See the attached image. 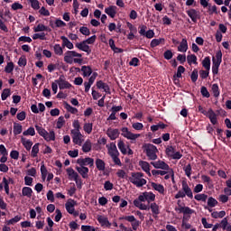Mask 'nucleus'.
I'll use <instances>...</instances> for the list:
<instances>
[{"label":"nucleus","instance_id":"f257e3e1","mask_svg":"<svg viewBox=\"0 0 231 231\" xmlns=\"http://www.w3.org/2000/svg\"><path fill=\"white\" fill-rule=\"evenodd\" d=\"M145 201L148 204L156 201V195L151 191H144L139 195L138 199L134 200V205L140 210H149V206L143 204Z\"/></svg>","mask_w":231,"mask_h":231},{"label":"nucleus","instance_id":"f03ea898","mask_svg":"<svg viewBox=\"0 0 231 231\" xmlns=\"http://www.w3.org/2000/svg\"><path fill=\"white\" fill-rule=\"evenodd\" d=\"M129 181L138 189L143 187V185H147V180L143 178V173L140 171L132 172Z\"/></svg>","mask_w":231,"mask_h":231},{"label":"nucleus","instance_id":"7ed1b4c3","mask_svg":"<svg viewBox=\"0 0 231 231\" xmlns=\"http://www.w3.org/2000/svg\"><path fill=\"white\" fill-rule=\"evenodd\" d=\"M64 61L67 64H82V54L75 51H68L65 52Z\"/></svg>","mask_w":231,"mask_h":231},{"label":"nucleus","instance_id":"20e7f679","mask_svg":"<svg viewBox=\"0 0 231 231\" xmlns=\"http://www.w3.org/2000/svg\"><path fill=\"white\" fill-rule=\"evenodd\" d=\"M106 149L108 151L109 156L112 158L115 165H118V167H122V161H120V152H118V149L116 148V144L115 143H111L109 144H106Z\"/></svg>","mask_w":231,"mask_h":231},{"label":"nucleus","instance_id":"39448f33","mask_svg":"<svg viewBox=\"0 0 231 231\" xmlns=\"http://www.w3.org/2000/svg\"><path fill=\"white\" fill-rule=\"evenodd\" d=\"M35 129L38 134H40V136H42V138H43L45 142H55V131L50 130L48 132L46 131V129L39 125H35Z\"/></svg>","mask_w":231,"mask_h":231},{"label":"nucleus","instance_id":"423d86ee","mask_svg":"<svg viewBox=\"0 0 231 231\" xmlns=\"http://www.w3.org/2000/svg\"><path fill=\"white\" fill-rule=\"evenodd\" d=\"M143 149L148 160H152V162L158 160V148L154 144L145 143L143 145Z\"/></svg>","mask_w":231,"mask_h":231},{"label":"nucleus","instance_id":"0eeeda50","mask_svg":"<svg viewBox=\"0 0 231 231\" xmlns=\"http://www.w3.org/2000/svg\"><path fill=\"white\" fill-rule=\"evenodd\" d=\"M187 196L190 199L194 198V194L192 193V189L189 187L187 181H182V190H179L178 193L175 195V199H180V198H185Z\"/></svg>","mask_w":231,"mask_h":231},{"label":"nucleus","instance_id":"6e6552de","mask_svg":"<svg viewBox=\"0 0 231 231\" xmlns=\"http://www.w3.org/2000/svg\"><path fill=\"white\" fill-rule=\"evenodd\" d=\"M121 134L124 136V138H126V140H130L133 142H136L138 138H140V134H133L127 127H123L121 129Z\"/></svg>","mask_w":231,"mask_h":231},{"label":"nucleus","instance_id":"1a4fd4ad","mask_svg":"<svg viewBox=\"0 0 231 231\" xmlns=\"http://www.w3.org/2000/svg\"><path fill=\"white\" fill-rule=\"evenodd\" d=\"M165 152L167 157L171 158V160H181L183 158V154L180 152H176V149L172 146H168Z\"/></svg>","mask_w":231,"mask_h":231},{"label":"nucleus","instance_id":"9d476101","mask_svg":"<svg viewBox=\"0 0 231 231\" xmlns=\"http://www.w3.org/2000/svg\"><path fill=\"white\" fill-rule=\"evenodd\" d=\"M151 165H152V167H154V169H161L162 171H169V172L171 174V176L173 175L172 173V168H171V166H169V164H167L165 162L159 160L156 162H152Z\"/></svg>","mask_w":231,"mask_h":231},{"label":"nucleus","instance_id":"9b49d317","mask_svg":"<svg viewBox=\"0 0 231 231\" xmlns=\"http://www.w3.org/2000/svg\"><path fill=\"white\" fill-rule=\"evenodd\" d=\"M56 84H58L60 89H69L71 88L70 83L66 80L65 75H60L58 79H56Z\"/></svg>","mask_w":231,"mask_h":231},{"label":"nucleus","instance_id":"f8f14e48","mask_svg":"<svg viewBox=\"0 0 231 231\" xmlns=\"http://www.w3.org/2000/svg\"><path fill=\"white\" fill-rule=\"evenodd\" d=\"M73 143L82 145L84 143V134L80 132H70Z\"/></svg>","mask_w":231,"mask_h":231},{"label":"nucleus","instance_id":"ddd939ff","mask_svg":"<svg viewBox=\"0 0 231 231\" xmlns=\"http://www.w3.org/2000/svg\"><path fill=\"white\" fill-rule=\"evenodd\" d=\"M77 163H78V165H79V167H86L88 165V167H93V165H95V160L90 157L79 158L77 160Z\"/></svg>","mask_w":231,"mask_h":231},{"label":"nucleus","instance_id":"4468645a","mask_svg":"<svg viewBox=\"0 0 231 231\" xmlns=\"http://www.w3.org/2000/svg\"><path fill=\"white\" fill-rule=\"evenodd\" d=\"M97 77H98V73L93 72L91 77L88 79V81L84 82L85 93H89V89H91V86L95 84V80H97Z\"/></svg>","mask_w":231,"mask_h":231},{"label":"nucleus","instance_id":"2eb2a0df","mask_svg":"<svg viewBox=\"0 0 231 231\" xmlns=\"http://www.w3.org/2000/svg\"><path fill=\"white\" fill-rule=\"evenodd\" d=\"M106 135L108 136V138H110V140H116V138L120 136V130H118L117 128L109 127L106 130Z\"/></svg>","mask_w":231,"mask_h":231},{"label":"nucleus","instance_id":"dca6fc26","mask_svg":"<svg viewBox=\"0 0 231 231\" xmlns=\"http://www.w3.org/2000/svg\"><path fill=\"white\" fill-rule=\"evenodd\" d=\"M75 46L78 48V50H80V51H85V53H88V55L91 53V48H89V45H88L86 41L77 42Z\"/></svg>","mask_w":231,"mask_h":231},{"label":"nucleus","instance_id":"f3484780","mask_svg":"<svg viewBox=\"0 0 231 231\" xmlns=\"http://www.w3.org/2000/svg\"><path fill=\"white\" fill-rule=\"evenodd\" d=\"M186 14L193 23H198V19H199V13L196 9H189L186 11Z\"/></svg>","mask_w":231,"mask_h":231},{"label":"nucleus","instance_id":"a211bd4d","mask_svg":"<svg viewBox=\"0 0 231 231\" xmlns=\"http://www.w3.org/2000/svg\"><path fill=\"white\" fill-rule=\"evenodd\" d=\"M97 221L99 225H101V226H106V228L111 227V223L109 222V219L106 216L98 215Z\"/></svg>","mask_w":231,"mask_h":231},{"label":"nucleus","instance_id":"6ab92c4d","mask_svg":"<svg viewBox=\"0 0 231 231\" xmlns=\"http://www.w3.org/2000/svg\"><path fill=\"white\" fill-rule=\"evenodd\" d=\"M139 167H141L142 171L145 172L149 177L152 176L151 174V164L145 161H140L139 162Z\"/></svg>","mask_w":231,"mask_h":231},{"label":"nucleus","instance_id":"aec40b11","mask_svg":"<svg viewBox=\"0 0 231 231\" xmlns=\"http://www.w3.org/2000/svg\"><path fill=\"white\" fill-rule=\"evenodd\" d=\"M77 205V201L74 199H69L66 203H65V208L66 210L69 214H73V211L75 210V206Z\"/></svg>","mask_w":231,"mask_h":231},{"label":"nucleus","instance_id":"412c9836","mask_svg":"<svg viewBox=\"0 0 231 231\" xmlns=\"http://www.w3.org/2000/svg\"><path fill=\"white\" fill-rule=\"evenodd\" d=\"M149 210H152V214L153 217H158V215H160V206L156 204V202L151 203L149 206Z\"/></svg>","mask_w":231,"mask_h":231},{"label":"nucleus","instance_id":"4be33fe9","mask_svg":"<svg viewBox=\"0 0 231 231\" xmlns=\"http://www.w3.org/2000/svg\"><path fill=\"white\" fill-rule=\"evenodd\" d=\"M116 5H110L105 9V14H106V15H108L112 19H115V17H116Z\"/></svg>","mask_w":231,"mask_h":231},{"label":"nucleus","instance_id":"5701e85b","mask_svg":"<svg viewBox=\"0 0 231 231\" xmlns=\"http://www.w3.org/2000/svg\"><path fill=\"white\" fill-rule=\"evenodd\" d=\"M175 210H176V212H179V214H184V215L194 214V209H191L189 207H182L181 205H179V207L176 208Z\"/></svg>","mask_w":231,"mask_h":231},{"label":"nucleus","instance_id":"b1692460","mask_svg":"<svg viewBox=\"0 0 231 231\" xmlns=\"http://www.w3.org/2000/svg\"><path fill=\"white\" fill-rule=\"evenodd\" d=\"M96 86H97V89H103V91H105V93H106L107 95H109L111 93L109 85H107V83H104V81H102V80L97 81Z\"/></svg>","mask_w":231,"mask_h":231},{"label":"nucleus","instance_id":"393cba45","mask_svg":"<svg viewBox=\"0 0 231 231\" xmlns=\"http://www.w3.org/2000/svg\"><path fill=\"white\" fill-rule=\"evenodd\" d=\"M206 116H208V118H209L211 124H213V125H216V124H217V115L214 113V110H212V108H209L208 110V114H206Z\"/></svg>","mask_w":231,"mask_h":231},{"label":"nucleus","instance_id":"a878e982","mask_svg":"<svg viewBox=\"0 0 231 231\" xmlns=\"http://www.w3.org/2000/svg\"><path fill=\"white\" fill-rule=\"evenodd\" d=\"M151 187L152 188L153 190H156L157 192H159V194L165 196V187H163V185L156 182H152Z\"/></svg>","mask_w":231,"mask_h":231},{"label":"nucleus","instance_id":"bb28decb","mask_svg":"<svg viewBox=\"0 0 231 231\" xmlns=\"http://www.w3.org/2000/svg\"><path fill=\"white\" fill-rule=\"evenodd\" d=\"M76 171H78L79 174L85 180L88 178V174H89V168L83 166H77Z\"/></svg>","mask_w":231,"mask_h":231},{"label":"nucleus","instance_id":"cd10ccee","mask_svg":"<svg viewBox=\"0 0 231 231\" xmlns=\"http://www.w3.org/2000/svg\"><path fill=\"white\" fill-rule=\"evenodd\" d=\"M187 50H189V42H187V39L183 38L178 46V51L186 53Z\"/></svg>","mask_w":231,"mask_h":231},{"label":"nucleus","instance_id":"c85d7f7f","mask_svg":"<svg viewBox=\"0 0 231 231\" xmlns=\"http://www.w3.org/2000/svg\"><path fill=\"white\" fill-rule=\"evenodd\" d=\"M60 40L62 41V48H68V50H73V42L69 41L66 36H60Z\"/></svg>","mask_w":231,"mask_h":231},{"label":"nucleus","instance_id":"c756f323","mask_svg":"<svg viewBox=\"0 0 231 231\" xmlns=\"http://www.w3.org/2000/svg\"><path fill=\"white\" fill-rule=\"evenodd\" d=\"M127 221L128 223H131L133 230H138L141 223L138 220H136V217H134V216L128 217Z\"/></svg>","mask_w":231,"mask_h":231},{"label":"nucleus","instance_id":"7c9ffc66","mask_svg":"<svg viewBox=\"0 0 231 231\" xmlns=\"http://www.w3.org/2000/svg\"><path fill=\"white\" fill-rule=\"evenodd\" d=\"M21 142L23 147L26 149V151L32 150V145H33V142L30 139H26L23 136L21 137Z\"/></svg>","mask_w":231,"mask_h":231},{"label":"nucleus","instance_id":"2f4dec72","mask_svg":"<svg viewBox=\"0 0 231 231\" xmlns=\"http://www.w3.org/2000/svg\"><path fill=\"white\" fill-rule=\"evenodd\" d=\"M66 171H67V174L69 176V180H77L79 173H77V171H75V170H73V168H68Z\"/></svg>","mask_w":231,"mask_h":231},{"label":"nucleus","instance_id":"473e14b6","mask_svg":"<svg viewBox=\"0 0 231 231\" xmlns=\"http://www.w3.org/2000/svg\"><path fill=\"white\" fill-rule=\"evenodd\" d=\"M160 44H165V39L159 38L152 40L150 46L151 48H156V46H160Z\"/></svg>","mask_w":231,"mask_h":231},{"label":"nucleus","instance_id":"72a5a7b5","mask_svg":"<svg viewBox=\"0 0 231 231\" xmlns=\"http://www.w3.org/2000/svg\"><path fill=\"white\" fill-rule=\"evenodd\" d=\"M32 194H33V190L30 187H23L22 189V196L25 198H32Z\"/></svg>","mask_w":231,"mask_h":231},{"label":"nucleus","instance_id":"f704fd0d","mask_svg":"<svg viewBox=\"0 0 231 231\" xmlns=\"http://www.w3.org/2000/svg\"><path fill=\"white\" fill-rule=\"evenodd\" d=\"M213 62L215 64H221L223 62V52L221 51H217L215 58L213 57Z\"/></svg>","mask_w":231,"mask_h":231},{"label":"nucleus","instance_id":"c9c22d12","mask_svg":"<svg viewBox=\"0 0 231 231\" xmlns=\"http://www.w3.org/2000/svg\"><path fill=\"white\" fill-rule=\"evenodd\" d=\"M13 133L15 136H17V134H21V133H23V125L19 123H14Z\"/></svg>","mask_w":231,"mask_h":231},{"label":"nucleus","instance_id":"e433bc0d","mask_svg":"<svg viewBox=\"0 0 231 231\" xmlns=\"http://www.w3.org/2000/svg\"><path fill=\"white\" fill-rule=\"evenodd\" d=\"M117 147L119 151L122 152V154L127 153V146H125V143H124V141L119 140L117 143Z\"/></svg>","mask_w":231,"mask_h":231},{"label":"nucleus","instance_id":"4c0bfd02","mask_svg":"<svg viewBox=\"0 0 231 231\" xmlns=\"http://www.w3.org/2000/svg\"><path fill=\"white\" fill-rule=\"evenodd\" d=\"M96 167L97 171H106V162L102 159H97Z\"/></svg>","mask_w":231,"mask_h":231},{"label":"nucleus","instance_id":"58836bf2","mask_svg":"<svg viewBox=\"0 0 231 231\" xmlns=\"http://www.w3.org/2000/svg\"><path fill=\"white\" fill-rule=\"evenodd\" d=\"M186 59L189 66H192V64L198 65V57H196L194 54L188 55Z\"/></svg>","mask_w":231,"mask_h":231},{"label":"nucleus","instance_id":"ea45409f","mask_svg":"<svg viewBox=\"0 0 231 231\" xmlns=\"http://www.w3.org/2000/svg\"><path fill=\"white\" fill-rule=\"evenodd\" d=\"M81 71L83 73V77H89L91 73H93V69L89 66H82Z\"/></svg>","mask_w":231,"mask_h":231},{"label":"nucleus","instance_id":"a19ab883","mask_svg":"<svg viewBox=\"0 0 231 231\" xmlns=\"http://www.w3.org/2000/svg\"><path fill=\"white\" fill-rule=\"evenodd\" d=\"M83 131L87 134H91V133H93V123H85L83 125Z\"/></svg>","mask_w":231,"mask_h":231},{"label":"nucleus","instance_id":"79ce46f5","mask_svg":"<svg viewBox=\"0 0 231 231\" xmlns=\"http://www.w3.org/2000/svg\"><path fill=\"white\" fill-rule=\"evenodd\" d=\"M91 140L88 139L82 145L83 152H89L91 151Z\"/></svg>","mask_w":231,"mask_h":231},{"label":"nucleus","instance_id":"37998d69","mask_svg":"<svg viewBox=\"0 0 231 231\" xmlns=\"http://www.w3.org/2000/svg\"><path fill=\"white\" fill-rule=\"evenodd\" d=\"M226 216V212L225 211H214L211 213V217H214V219H221Z\"/></svg>","mask_w":231,"mask_h":231},{"label":"nucleus","instance_id":"c03bdc74","mask_svg":"<svg viewBox=\"0 0 231 231\" xmlns=\"http://www.w3.org/2000/svg\"><path fill=\"white\" fill-rule=\"evenodd\" d=\"M33 32L38 33V32H48V26L39 23L37 26L33 27Z\"/></svg>","mask_w":231,"mask_h":231},{"label":"nucleus","instance_id":"a18cd8bd","mask_svg":"<svg viewBox=\"0 0 231 231\" xmlns=\"http://www.w3.org/2000/svg\"><path fill=\"white\" fill-rule=\"evenodd\" d=\"M39 145L40 143H37L32 146V152H31L32 158H37V154H39Z\"/></svg>","mask_w":231,"mask_h":231},{"label":"nucleus","instance_id":"49530a36","mask_svg":"<svg viewBox=\"0 0 231 231\" xmlns=\"http://www.w3.org/2000/svg\"><path fill=\"white\" fill-rule=\"evenodd\" d=\"M23 136H35V128L32 126L23 132Z\"/></svg>","mask_w":231,"mask_h":231},{"label":"nucleus","instance_id":"de8ad7c7","mask_svg":"<svg viewBox=\"0 0 231 231\" xmlns=\"http://www.w3.org/2000/svg\"><path fill=\"white\" fill-rule=\"evenodd\" d=\"M27 1L28 3H30L33 10H39L41 8V3H39V0H27Z\"/></svg>","mask_w":231,"mask_h":231},{"label":"nucleus","instance_id":"09e8293b","mask_svg":"<svg viewBox=\"0 0 231 231\" xmlns=\"http://www.w3.org/2000/svg\"><path fill=\"white\" fill-rule=\"evenodd\" d=\"M108 44H109L111 50H113V51H115L116 53H120V52H122V49H118V48H116V46L115 45V40L110 39V40L108 41Z\"/></svg>","mask_w":231,"mask_h":231},{"label":"nucleus","instance_id":"8fccbe9b","mask_svg":"<svg viewBox=\"0 0 231 231\" xmlns=\"http://www.w3.org/2000/svg\"><path fill=\"white\" fill-rule=\"evenodd\" d=\"M202 66H203V68H205V69H207V71H210V58L209 57L204 58V60H202Z\"/></svg>","mask_w":231,"mask_h":231},{"label":"nucleus","instance_id":"3c124183","mask_svg":"<svg viewBox=\"0 0 231 231\" xmlns=\"http://www.w3.org/2000/svg\"><path fill=\"white\" fill-rule=\"evenodd\" d=\"M169 171L167 170H152V176H165Z\"/></svg>","mask_w":231,"mask_h":231},{"label":"nucleus","instance_id":"603ef678","mask_svg":"<svg viewBox=\"0 0 231 231\" xmlns=\"http://www.w3.org/2000/svg\"><path fill=\"white\" fill-rule=\"evenodd\" d=\"M53 50H54V53H55L56 55H59L60 57L64 54V51H63L62 48L60 47V44H55V45L53 46Z\"/></svg>","mask_w":231,"mask_h":231},{"label":"nucleus","instance_id":"864d4df0","mask_svg":"<svg viewBox=\"0 0 231 231\" xmlns=\"http://www.w3.org/2000/svg\"><path fill=\"white\" fill-rule=\"evenodd\" d=\"M33 41H37V39H40V41H46V33L44 32H39V33H34L32 35Z\"/></svg>","mask_w":231,"mask_h":231},{"label":"nucleus","instance_id":"5fc2aeb1","mask_svg":"<svg viewBox=\"0 0 231 231\" xmlns=\"http://www.w3.org/2000/svg\"><path fill=\"white\" fill-rule=\"evenodd\" d=\"M65 124H66V120H64V116H60L56 123L57 129H62V127H64Z\"/></svg>","mask_w":231,"mask_h":231},{"label":"nucleus","instance_id":"6e6d98bb","mask_svg":"<svg viewBox=\"0 0 231 231\" xmlns=\"http://www.w3.org/2000/svg\"><path fill=\"white\" fill-rule=\"evenodd\" d=\"M65 109H67L69 111V113H71L72 115H77L79 113V109L71 106V105H69L68 103L65 104Z\"/></svg>","mask_w":231,"mask_h":231},{"label":"nucleus","instance_id":"4d7b16f0","mask_svg":"<svg viewBox=\"0 0 231 231\" xmlns=\"http://www.w3.org/2000/svg\"><path fill=\"white\" fill-rule=\"evenodd\" d=\"M211 91L213 93V96L217 98L219 97V86L217 84H213L211 87Z\"/></svg>","mask_w":231,"mask_h":231},{"label":"nucleus","instance_id":"13d9d810","mask_svg":"<svg viewBox=\"0 0 231 231\" xmlns=\"http://www.w3.org/2000/svg\"><path fill=\"white\" fill-rule=\"evenodd\" d=\"M208 13L209 14V15H214V14H217V6L209 5L208 7Z\"/></svg>","mask_w":231,"mask_h":231},{"label":"nucleus","instance_id":"bf43d9fd","mask_svg":"<svg viewBox=\"0 0 231 231\" xmlns=\"http://www.w3.org/2000/svg\"><path fill=\"white\" fill-rule=\"evenodd\" d=\"M21 219H23V217L17 215L14 217L9 219L7 221V225H15V223H19V221H21Z\"/></svg>","mask_w":231,"mask_h":231},{"label":"nucleus","instance_id":"052dcab7","mask_svg":"<svg viewBox=\"0 0 231 231\" xmlns=\"http://www.w3.org/2000/svg\"><path fill=\"white\" fill-rule=\"evenodd\" d=\"M183 171L185 172V175L188 178H190L191 174H192V166L190 164H188L186 166L183 167Z\"/></svg>","mask_w":231,"mask_h":231},{"label":"nucleus","instance_id":"680f3d73","mask_svg":"<svg viewBox=\"0 0 231 231\" xmlns=\"http://www.w3.org/2000/svg\"><path fill=\"white\" fill-rule=\"evenodd\" d=\"M220 228H222V230H226L228 228V226L230 225H228V218L224 217L221 222H220Z\"/></svg>","mask_w":231,"mask_h":231},{"label":"nucleus","instance_id":"e2e57ef3","mask_svg":"<svg viewBox=\"0 0 231 231\" xmlns=\"http://www.w3.org/2000/svg\"><path fill=\"white\" fill-rule=\"evenodd\" d=\"M72 126L74 129H72L70 132H80V122L79 120H74Z\"/></svg>","mask_w":231,"mask_h":231},{"label":"nucleus","instance_id":"0e129e2a","mask_svg":"<svg viewBox=\"0 0 231 231\" xmlns=\"http://www.w3.org/2000/svg\"><path fill=\"white\" fill-rule=\"evenodd\" d=\"M132 127L135 131H143V124L138 123V122L137 123H133Z\"/></svg>","mask_w":231,"mask_h":231},{"label":"nucleus","instance_id":"69168bd1","mask_svg":"<svg viewBox=\"0 0 231 231\" xmlns=\"http://www.w3.org/2000/svg\"><path fill=\"white\" fill-rule=\"evenodd\" d=\"M195 199L197 201H207V198H208V196H207L206 194H197L195 195Z\"/></svg>","mask_w":231,"mask_h":231},{"label":"nucleus","instance_id":"338daca9","mask_svg":"<svg viewBox=\"0 0 231 231\" xmlns=\"http://www.w3.org/2000/svg\"><path fill=\"white\" fill-rule=\"evenodd\" d=\"M5 73H12L14 71V62H8L5 68Z\"/></svg>","mask_w":231,"mask_h":231},{"label":"nucleus","instance_id":"774afa93","mask_svg":"<svg viewBox=\"0 0 231 231\" xmlns=\"http://www.w3.org/2000/svg\"><path fill=\"white\" fill-rule=\"evenodd\" d=\"M8 97H10V88H5L3 90L1 95L2 100H6Z\"/></svg>","mask_w":231,"mask_h":231}]
</instances>
